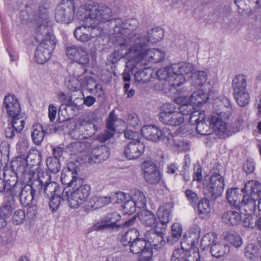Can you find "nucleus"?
Returning <instances> with one entry per match:
<instances>
[{
	"label": "nucleus",
	"mask_w": 261,
	"mask_h": 261,
	"mask_svg": "<svg viewBox=\"0 0 261 261\" xmlns=\"http://www.w3.org/2000/svg\"><path fill=\"white\" fill-rule=\"evenodd\" d=\"M130 224V219L127 220L122 225L123 232L121 234V242L124 246H129L130 248V237L128 236L130 228L129 226Z\"/></svg>",
	"instance_id": "54"
},
{
	"label": "nucleus",
	"mask_w": 261,
	"mask_h": 261,
	"mask_svg": "<svg viewBox=\"0 0 261 261\" xmlns=\"http://www.w3.org/2000/svg\"><path fill=\"white\" fill-rule=\"evenodd\" d=\"M221 218L225 223L231 225L239 224L242 220L240 212L232 210L223 213Z\"/></svg>",
	"instance_id": "33"
},
{
	"label": "nucleus",
	"mask_w": 261,
	"mask_h": 261,
	"mask_svg": "<svg viewBox=\"0 0 261 261\" xmlns=\"http://www.w3.org/2000/svg\"><path fill=\"white\" fill-rule=\"evenodd\" d=\"M92 147V144L88 142H75L67 146L68 149L73 154H77L89 151Z\"/></svg>",
	"instance_id": "35"
},
{
	"label": "nucleus",
	"mask_w": 261,
	"mask_h": 261,
	"mask_svg": "<svg viewBox=\"0 0 261 261\" xmlns=\"http://www.w3.org/2000/svg\"><path fill=\"white\" fill-rule=\"evenodd\" d=\"M32 138L35 144L38 145L43 140L44 132L42 126L40 124H36L33 126Z\"/></svg>",
	"instance_id": "42"
},
{
	"label": "nucleus",
	"mask_w": 261,
	"mask_h": 261,
	"mask_svg": "<svg viewBox=\"0 0 261 261\" xmlns=\"http://www.w3.org/2000/svg\"><path fill=\"white\" fill-rule=\"evenodd\" d=\"M185 261H200L199 250L196 247H191L185 250Z\"/></svg>",
	"instance_id": "57"
},
{
	"label": "nucleus",
	"mask_w": 261,
	"mask_h": 261,
	"mask_svg": "<svg viewBox=\"0 0 261 261\" xmlns=\"http://www.w3.org/2000/svg\"><path fill=\"white\" fill-rule=\"evenodd\" d=\"M86 67L87 64L77 63V64L69 66L68 70L69 71L70 74L75 78L80 77L86 72Z\"/></svg>",
	"instance_id": "52"
},
{
	"label": "nucleus",
	"mask_w": 261,
	"mask_h": 261,
	"mask_svg": "<svg viewBox=\"0 0 261 261\" xmlns=\"http://www.w3.org/2000/svg\"><path fill=\"white\" fill-rule=\"evenodd\" d=\"M139 138V134L132 130V159L139 158L144 151L145 145Z\"/></svg>",
	"instance_id": "22"
},
{
	"label": "nucleus",
	"mask_w": 261,
	"mask_h": 261,
	"mask_svg": "<svg viewBox=\"0 0 261 261\" xmlns=\"http://www.w3.org/2000/svg\"><path fill=\"white\" fill-rule=\"evenodd\" d=\"M159 120L167 125L173 126L180 125L183 123L184 118L181 113L174 111L172 104L165 103L163 107V111L159 115Z\"/></svg>",
	"instance_id": "6"
},
{
	"label": "nucleus",
	"mask_w": 261,
	"mask_h": 261,
	"mask_svg": "<svg viewBox=\"0 0 261 261\" xmlns=\"http://www.w3.org/2000/svg\"><path fill=\"white\" fill-rule=\"evenodd\" d=\"M65 191H66V188L63 189L56 182H49L43 187V189L39 193V196L47 198L54 195H59V194H64Z\"/></svg>",
	"instance_id": "23"
},
{
	"label": "nucleus",
	"mask_w": 261,
	"mask_h": 261,
	"mask_svg": "<svg viewBox=\"0 0 261 261\" xmlns=\"http://www.w3.org/2000/svg\"><path fill=\"white\" fill-rule=\"evenodd\" d=\"M110 149L105 145L98 146L92 151L89 158L90 164L99 163L108 158Z\"/></svg>",
	"instance_id": "21"
},
{
	"label": "nucleus",
	"mask_w": 261,
	"mask_h": 261,
	"mask_svg": "<svg viewBox=\"0 0 261 261\" xmlns=\"http://www.w3.org/2000/svg\"><path fill=\"white\" fill-rule=\"evenodd\" d=\"M169 205L166 204L161 206L157 212L158 217L160 220V226L165 229V226L171 219V210Z\"/></svg>",
	"instance_id": "28"
},
{
	"label": "nucleus",
	"mask_w": 261,
	"mask_h": 261,
	"mask_svg": "<svg viewBox=\"0 0 261 261\" xmlns=\"http://www.w3.org/2000/svg\"><path fill=\"white\" fill-rule=\"evenodd\" d=\"M162 227L153 228L146 232L145 234V242H148L151 246L155 248H161L165 244Z\"/></svg>",
	"instance_id": "16"
},
{
	"label": "nucleus",
	"mask_w": 261,
	"mask_h": 261,
	"mask_svg": "<svg viewBox=\"0 0 261 261\" xmlns=\"http://www.w3.org/2000/svg\"><path fill=\"white\" fill-rule=\"evenodd\" d=\"M139 232L137 229L132 228V236H134L135 238L132 241V253L139 254L144 251L145 248L146 243L144 239L140 238Z\"/></svg>",
	"instance_id": "26"
},
{
	"label": "nucleus",
	"mask_w": 261,
	"mask_h": 261,
	"mask_svg": "<svg viewBox=\"0 0 261 261\" xmlns=\"http://www.w3.org/2000/svg\"><path fill=\"white\" fill-rule=\"evenodd\" d=\"M73 191L69 194L68 191H65L69 206L71 208H78L88 199L91 192V187L89 185L81 183L79 186L72 187Z\"/></svg>",
	"instance_id": "2"
},
{
	"label": "nucleus",
	"mask_w": 261,
	"mask_h": 261,
	"mask_svg": "<svg viewBox=\"0 0 261 261\" xmlns=\"http://www.w3.org/2000/svg\"><path fill=\"white\" fill-rule=\"evenodd\" d=\"M132 201L135 208L134 214L144 208L146 205L145 197L143 193L138 190L134 189L132 191Z\"/></svg>",
	"instance_id": "29"
},
{
	"label": "nucleus",
	"mask_w": 261,
	"mask_h": 261,
	"mask_svg": "<svg viewBox=\"0 0 261 261\" xmlns=\"http://www.w3.org/2000/svg\"><path fill=\"white\" fill-rule=\"evenodd\" d=\"M226 198L230 205L237 208H240V200L237 189H229L226 192Z\"/></svg>",
	"instance_id": "47"
},
{
	"label": "nucleus",
	"mask_w": 261,
	"mask_h": 261,
	"mask_svg": "<svg viewBox=\"0 0 261 261\" xmlns=\"http://www.w3.org/2000/svg\"><path fill=\"white\" fill-rule=\"evenodd\" d=\"M227 119H224L219 115L212 116L210 122V125L214 131L219 136L224 135L227 130V124L225 120Z\"/></svg>",
	"instance_id": "24"
},
{
	"label": "nucleus",
	"mask_w": 261,
	"mask_h": 261,
	"mask_svg": "<svg viewBox=\"0 0 261 261\" xmlns=\"http://www.w3.org/2000/svg\"><path fill=\"white\" fill-rule=\"evenodd\" d=\"M86 87L91 93H94L98 97L102 96L104 94L101 85L97 84L95 81L92 77L89 78L87 80Z\"/></svg>",
	"instance_id": "48"
},
{
	"label": "nucleus",
	"mask_w": 261,
	"mask_h": 261,
	"mask_svg": "<svg viewBox=\"0 0 261 261\" xmlns=\"http://www.w3.org/2000/svg\"><path fill=\"white\" fill-rule=\"evenodd\" d=\"M190 115L189 121L191 124H197L200 121L205 120V115L204 111H193Z\"/></svg>",
	"instance_id": "61"
},
{
	"label": "nucleus",
	"mask_w": 261,
	"mask_h": 261,
	"mask_svg": "<svg viewBox=\"0 0 261 261\" xmlns=\"http://www.w3.org/2000/svg\"><path fill=\"white\" fill-rule=\"evenodd\" d=\"M181 233V225L178 223L173 224L171 228V236L167 239L168 242L171 245H173L180 238Z\"/></svg>",
	"instance_id": "49"
},
{
	"label": "nucleus",
	"mask_w": 261,
	"mask_h": 261,
	"mask_svg": "<svg viewBox=\"0 0 261 261\" xmlns=\"http://www.w3.org/2000/svg\"><path fill=\"white\" fill-rule=\"evenodd\" d=\"M184 248L175 249L173 252L170 261H185V250Z\"/></svg>",
	"instance_id": "64"
},
{
	"label": "nucleus",
	"mask_w": 261,
	"mask_h": 261,
	"mask_svg": "<svg viewBox=\"0 0 261 261\" xmlns=\"http://www.w3.org/2000/svg\"><path fill=\"white\" fill-rule=\"evenodd\" d=\"M25 160L28 165L30 166L29 168L31 169V172L34 177V170L37 169L42 161L41 154L38 150L30 151Z\"/></svg>",
	"instance_id": "27"
},
{
	"label": "nucleus",
	"mask_w": 261,
	"mask_h": 261,
	"mask_svg": "<svg viewBox=\"0 0 261 261\" xmlns=\"http://www.w3.org/2000/svg\"><path fill=\"white\" fill-rule=\"evenodd\" d=\"M237 103L241 107L246 106L249 101L250 96L247 90L233 93Z\"/></svg>",
	"instance_id": "55"
},
{
	"label": "nucleus",
	"mask_w": 261,
	"mask_h": 261,
	"mask_svg": "<svg viewBox=\"0 0 261 261\" xmlns=\"http://www.w3.org/2000/svg\"><path fill=\"white\" fill-rule=\"evenodd\" d=\"M140 69L134 74L136 81L142 83H146L150 81L152 76L151 70L144 67V69Z\"/></svg>",
	"instance_id": "43"
},
{
	"label": "nucleus",
	"mask_w": 261,
	"mask_h": 261,
	"mask_svg": "<svg viewBox=\"0 0 261 261\" xmlns=\"http://www.w3.org/2000/svg\"><path fill=\"white\" fill-rule=\"evenodd\" d=\"M159 141L161 140L166 144L172 146L175 142L173 135L170 129L164 127L162 129L159 128Z\"/></svg>",
	"instance_id": "50"
},
{
	"label": "nucleus",
	"mask_w": 261,
	"mask_h": 261,
	"mask_svg": "<svg viewBox=\"0 0 261 261\" xmlns=\"http://www.w3.org/2000/svg\"><path fill=\"white\" fill-rule=\"evenodd\" d=\"M81 125L87 138L95 134L97 130V126L92 122H83Z\"/></svg>",
	"instance_id": "59"
},
{
	"label": "nucleus",
	"mask_w": 261,
	"mask_h": 261,
	"mask_svg": "<svg viewBox=\"0 0 261 261\" xmlns=\"http://www.w3.org/2000/svg\"><path fill=\"white\" fill-rule=\"evenodd\" d=\"M65 196V193L63 194H59V195H54L51 196L50 197L47 198L49 201V206L52 211H55L59 207L62 200H67V197Z\"/></svg>",
	"instance_id": "53"
},
{
	"label": "nucleus",
	"mask_w": 261,
	"mask_h": 261,
	"mask_svg": "<svg viewBox=\"0 0 261 261\" xmlns=\"http://www.w3.org/2000/svg\"><path fill=\"white\" fill-rule=\"evenodd\" d=\"M74 35L78 40L85 42L90 40L88 25L80 26L74 32Z\"/></svg>",
	"instance_id": "45"
},
{
	"label": "nucleus",
	"mask_w": 261,
	"mask_h": 261,
	"mask_svg": "<svg viewBox=\"0 0 261 261\" xmlns=\"http://www.w3.org/2000/svg\"><path fill=\"white\" fill-rule=\"evenodd\" d=\"M247 84V77L244 74L236 75L232 82V88L233 93L247 90L246 88Z\"/></svg>",
	"instance_id": "37"
},
{
	"label": "nucleus",
	"mask_w": 261,
	"mask_h": 261,
	"mask_svg": "<svg viewBox=\"0 0 261 261\" xmlns=\"http://www.w3.org/2000/svg\"><path fill=\"white\" fill-rule=\"evenodd\" d=\"M185 194L187 200L192 206H196L199 200V197L196 192L191 189H187Z\"/></svg>",
	"instance_id": "63"
},
{
	"label": "nucleus",
	"mask_w": 261,
	"mask_h": 261,
	"mask_svg": "<svg viewBox=\"0 0 261 261\" xmlns=\"http://www.w3.org/2000/svg\"><path fill=\"white\" fill-rule=\"evenodd\" d=\"M120 122L124 127H125V123L121 120H119L116 117L115 115V112L112 111L109 114V117L107 120V128L109 129L106 130L103 133L99 134L97 137V140L100 142H105L111 138L116 132L115 123L116 122Z\"/></svg>",
	"instance_id": "17"
},
{
	"label": "nucleus",
	"mask_w": 261,
	"mask_h": 261,
	"mask_svg": "<svg viewBox=\"0 0 261 261\" xmlns=\"http://www.w3.org/2000/svg\"><path fill=\"white\" fill-rule=\"evenodd\" d=\"M11 165L13 171L23 175L30 180L33 179V175L31 172V169L28 167L27 161L24 157H17L12 161Z\"/></svg>",
	"instance_id": "19"
},
{
	"label": "nucleus",
	"mask_w": 261,
	"mask_h": 261,
	"mask_svg": "<svg viewBox=\"0 0 261 261\" xmlns=\"http://www.w3.org/2000/svg\"><path fill=\"white\" fill-rule=\"evenodd\" d=\"M148 45H153L161 41L164 37V31L160 28L151 29L144 36Z\"/></svg>",
	"instance_id": "32"
},
{
	"label": "nucleus",
	"mask_w": 261,
	"mask_h": 261,
	"mask_svg": "<svg viewBox=\"0 0 261 261\" xmlns=\"http://www.w3.org/2000/svg\"><path fill=\"white\" fill-rule=\"evenodd\" d=\"M196 130L201 135H207L211 134L210 126L205 123V120L200 121L196 124Z\"/></svg>",
	"instance_id": "62"
},
{
	"label": "nucleus",
	"mask_w": 261,
	"mask_h": 261,
	"mask_svg": "<svg viewBox=\"0 0 261 261\" xmlns=\"http://www.w3.org/2000/svg\"><path fill=\"white\" fill-rule=\"evenodd\" d=\"M149 46L144 37L135 34L132 36V61L138 63Z\"/></svg>",
	"instance_id": "10"
},
{
	"label": "nucleus",
	"mask_w": 261,
	"mask_h": 261,
	"mask_svg": "<svg viewBox=\"0 0 261 261\" xmlns=\"http://www.w3.org/2000/svg\"><path fill=\"white\" fill-rule=\"evenodd\" d=\"M74 10L73 0H62L55 10L56 21L60 23H69L73 19Z\"/></svg>",
	"instance_id": "7"
},
{
	"label": "nucleus",
	"mask_w": 261,
	"mask_h": 261,
	"mask_svg": "<svg viewBox=\"0 0 261 261\" xmlns=\"http://www.w3.org/2000/svg\"><path fill=\"white\" fill-rule=\"evenodd\" d=\"M165 57V53L160 49L152 48L147 49L145 53L140 59L138 63L132 68V72L135 69H138L142 66L145 67L149 62L153 63L163 61Z\"/></svg>",
	"instance_id": "11"
},
{
	"label": "nucleus",
	"mask_w": 261,
	"mask_h": 261,
	"mask_svg": "<svg viewBox=\"0 0 261 261\" xmlns=\"http://www.w3.org/2000/svg\"><path fill=\"white\" fill-rule=\"evenodd\" d=\"M33 185H23L16 182L12 187V194L14 196L18 197L22 205L29 206L33 200L39 197L38 191L34 190Z\"/></svg>",
	"instance_id": "4"
},
{
	"label": "nucleus",
	"mask_w": 261,
	"mask_h": 261,
	"mask_svg": "<svg viewBox=\"0 0 261 261\" xmlns=\"http://www.w3.org/2000/svg\"><path fill=\"white\" fill-rule=\"evenodd\" d=\"M3 106L6 109L7 114L11 117H15L21 113L20 105L18 100L14 95L6 96L3 102Z\"/></svg>",
	"instance_id": "20"
},
{
	"label": "nucleus",
	"mask_w": 261,
	"mask_h": 261,
	"mask_svg": "<svg viewBox=\"0 0 261 261\" xmlns=\"http://www.w3.org/2000/svg\"><path fill=\"white\" fill-rule=\"evenodd\" d=\"M141 132L146 139L154 142L159 141V128L154 125H148L142 127Z\"/></svg>",
	"instance_id": "31"
},
{
	"label": "nucleus",
	"mask_w": 261,
	"mask_h": 261,
	"mask_svg": "<svg viewBox=\"0 0 261 261\" xmlns=\"http://www.w3.org/2000/svg\"><path fill=\"white\" fill-rule=\"evenodd\" d=\"M189 236L184 238L181 242V247L184 248L185 244H188L190 247H193L195 243H197L200 237V229L197 226L192 227L189 230Z\"/></svg>",
	"instance_id": "30"
},
{
	"label": "nucleus",
	"mask_w": 261,
	"mask_h": 261,
	"mask_svg": "<svg viewBox=\"0 0 261 261\" xmlns=\"http://www.w3.org/2000/svg\"><path fill=\"white\" fill-rule=\"evenodd\" d=\"M192 84L194 86H202L207 80V74L205 71H197L192 73Z\"/></svg>",
	"instance_id": "51"
},
{
	"label": "nucleus",
	"mask_w": 261,
	"mask_h": 261,
	"mask_svg": "<svg viewBox=\"0 0 261 261\" xmlns=\"http://www.w3.org/2000/svg\"><path fill=\"white\" fill-rule=\"evenodd\" d=\"M92 200L93 201L94 203L91 204V206L96 209L102 207L110 203L111 202V197L95 196L93 197Z\"/></svg>",
	"instance_id": "58"
},
{
	"label": "nucleus",
	"mask_w": 261,
	"mask_h": 261,
	"mask_svg": "<svg viewBox=\"0 0 261 261\" xmlns=\"http://www.w3.org/2000/svg\"><path fill=\"white\" fill-rule=\"evenodd\" d=\"M225 239L235 247H240L243 243L241 237L236 232H227Z\"/></svg>",
	"instance_id": "56"
},
{
	"label": "nucleus",
	"mask_w": 261,
	"mask_h": 261,
	"mask_svg": "<svg viewBox=\"0 0 261 261\" xmlns=\"http://www.w3.org/2000/svg\"><path fill=\"white\" fill-rule=\"evenodd\" d=\"M49 178L50 176L47 173L44 172H38L37 178L34 179L31 184L33 185V187L34 188L33 190L35 191L37 190L38 191V194L41 193L44 185H46L49 183L48 181Z\"/></svg>",
	"instance_id": "34"
},
{
	"label": "nucleus",
	"mask_w": 261,
	"mask_h": 261,
	"mask_svg": "<svg viewBox=\"0 0 261 261\" xmlns=\"http://www.w3.org/2000/svg\"><path fill=\"white\" fill-rule=\"evenodd\" d=\"M260 253L258 247L253 243L246 245L244 249L245 256L250 260H255L258 258Z\"/></svg>",
	"instance_id": "46"
},
{
	"label": "nucleus",
	"mask_w": 261,
	"mask_h": 261,
	"mask_svg": "<svg viewBox=\"0 0 261 261\" xmlns=\"http://www.w3.org/2000/svg\"><path fill=\"white\" fill-rule=\"evenodd\" d=\"M138 219L144 225L150 227H158L160 224L157 221L155 215L150 211L142 208L137 212L132 217V223Z\"/></svg>",
	"instance_id": "15"
},
{
	"label": "nucleus",
	"mask_w": 261,
	"mask_h": 261,
	"mask_svg": "<svg viewBox=\"0 0 261 261\" xmlns=\"http://www.w3.org/2000/svg\"><path fill=\"white\" fill-rule=\"evenodd\" d=\"M214 107L216 111V115H219L224 119H228L231 112L229 99L223 96L216 98L214 100Z\"/></svg>",
	"instance_id": "18"
},
{
	"label": "nucleus",
	"mask_w": 261,
	"mask_h": 261,
	"mask_svg": "<svg viewBox=\"0 0 261 261\" xmlns=\"http://www.w3.org/2000/svg\"><path fill=\"white\" fill-rule=\"evenodd\" d=\"M87 7L90 13L89 18L87 19V21L88 20L89 21L93 20V23L96 24L100 22L109 21L112 19V11L108 6L90 1L88 3Z\"/></svg>",
	"instance_id": "3"
},
{
	"label": "nucleus",
	"mask_w": 261,
	"mask_h": 261,
	"mask_svg": "<svg viewBox=\"0 0 261 261\" xmlns=\"http://www.w3.org/2000/svg\"><path fill=\"white\" fill-rule=\"evenodd\" d=\"M46 165L48 169L53 173H57L61 168L59 160L53 157H48L46 159Z\"/></svg>",
	"instance_id": "60"
},
{
	"label": "nucleus",
	"mask_w": 261,
	"mask_h": 261,
	"mask_svg": "<svg viewBox=\"0 0 261 261\" xmlns=\"http://www.w3.org/2000/svg\"><path fill=\"white\" fill-rule=\"evenodd\" d=\"M207 94L205 93L202 90H198L193 93L189 98V103L195 106H200L205 103L208 99Z\"/></svg>",
	"instance_id": "38"
},
{
	"label": "nucleus",
	"mask_w": 261,
	"mask_h": 261,
	"mask_svg": "<svg viewBox=\"0 0 261 261\" xmlns=\"http://www.w3.org/2000/svg\"><path fill=\"white\" fill-rule=\"evenodd\" d=\"M224 187V178L218 173H214L208 181L205 180L203 182L204 193L210 195L214 200L222 195Z\"/></svg>",
	"instance_id": "5"
},
{
	"label": "nucleus",
	"mask_w": 261,
	"mask_h": 261,
	"mask_svg": "<svg viewBox=\"0 0 261 261\" xmlns=\"http://www.w3.org/2000/svg\"><path fill=\"white\" fill-rule=\"evenodd\" d=\"M197 209L198 215L201 218H207L211 210L209 200L206 198L201 199L198 203Z\"/></svg>",
	"instance_id": "41"
},
{
	"label": "nucleus",
	"mask_w": 261,
	"mask_h": 261,
	"mask_svg": "<svg viewBox=\"0 0 261 261\" xmlns=\"http://www.w3.org/2000/svg\"><path fill=\"white\" fill-rule=\"evenodd\" d=\"M79 171V167L74 162H69L67 168L63 170L61 174V180L62 184L72 188L84 182L83 179L77 176Z\"/></svg>",
	"instance_id": "8"
},
{
	"label": "nucleus",
	"mask_w": 261,
	"mask_h": 261,
	"mask_svg": "<svg viewBox=\"0 0 261 261\" xmlns=\"http://www.w3.org/2000/svg\"><path fill=\"white\" fill-rule=\"evenodd\" d=\"M143 178L150 185H156L161 179V174L156 164L151 160L143 161L141 165Z\"/></svg>",
	"instance_id": "9"
},
{
	"label": "nucleus",
	"mask_w": 261,
	"mask_h": 261,
	"mask_svg": "<svg viewBox=\"0 0 261 261\" xmlns=\"http://www.w3.org/2000/svg\"><path fill=\"white\" fill-rule=\"evenodd\" d=\"M194 69L193 64L181 62L158 70L156 74L160 80L158 84L162 85L159 89L165 92L175 90L185 82L184 74L191 73Z\"/></svg>",
	"instance_id": "1"
},
{
	"label": "nucleus",
	"mask_w": 261,
	"mask_h": 261,
	"mask_svg": "<svg viewBox=\"0 0 261 261\" xmlns=\"http://www.w3.org/2000/svg\"><path fill=\"white\" fill-rule=\"evenodd\" d=\"M47 42H40L37 46L35 53L36 61L39 64L45 63L51 57L56 44L54 37Z\"/></svg>",
	"instance_id": "12"
},
{
	"label": "nucleus",
	"mask_w": 261,
	"mask_h": 261,
	"mask_svg": "<svg viewBox=\"0 0 261 261\" xmlns=\"http://www.w3.org/2000/svg\"><path fill=\"white\" fill-rule=\"evenodd\" d=\"M39 9V12H41L43 9L44 10V18L42 21V24L36 30L35 39L38 42H47V40H50L51 37H53L54 41H55V37L51 34V27L46 20V13L47 10L45 8L40 7Z\"/></svg>",
	"instance_id": "13"
},
{
	"label": "nucleus",
	"mask_w": 261,
	"mask_h": 261,
	"mask_svg": "<svg viewBox=\"0 0 261 261\" xmlns=\"http://www.w3.org/2000/svg\"><path fill=\"white\" fill-rule=\"evenodd\" d=\"M25 119V115L22 113L12 117L11 124L15 128L16 133H20L24 128Z\"/></svg>",
	"instance_id": "44"
},
{
	"label": "nucleus",
	"mask_w": 261,
	"mask_h": 261,
	"mask_svg": "<svg viewBox=\"0 0 261 261\" xmlns=\"http://www.w3.org/2000/svg\"><path fill=\"white\" fill-rule=\"evenodd\" d=\"M130 51V48H126L124 44H120L117 50L111 53L108 58V61L112 64L117 62L120 59L126 56Z\"/></svg>",
	"instance_id": "36"
},
{
	"label": "nucleus",
	"mask_w": 261,
	"mask_h": 261,
	"mask_svg": "<svg viewBox=\"0 0 261 261\" xmlns=\"http://www.w3.org/2000/svg\"><path fill=\"white\" fill-rule=\"evenodd\" d=\"M243 190L246 194L257 195L258 197L261 193V184L256 180H249L245 184Z\"/></svg>",
	"instance_id": "40"
},
{
	"label": "nucleus",
	"mask_w": 261,
	"mask_h": 261,
	"mask_svg": "<svg viewBox=\"0 0 261 261\" xmlns=\"http://www.w3.org/2000/svg\"><path fill=\"white\" fill-rule=\"evenodd\" d=\"M258 199L257 195L246 194L242 200L241 207L247 214H251L256 209V202Z\"/></svg>",
	"instance_id": "25"
},
{
	"label": "nucleus",
	"mask_w": 261,
	"mask_h": 261,
	"mask_svg": "<svg viewBox=\"0 0 261 261\" xmlns=\"http://www.w3.org/2000/svg\"><path fill=\"white\" fill-rule=\"evenodd\" d=\"M66 51L68 58L71 60L83 64H87L89 61L87 51L81 46L73 45L68 46Z\"/></svg>",
	"instance_id": "14"
},
{
	"label": "nucleus",
	"mask_w": 261,
	"mask_h": 261,
	"mask_svg": "<svg viewBox=\"0 0 261 261\" xmlns=\"http://www.w3.org/2000/svg\"><path fill=\"white\" fill-rule=\"evenodd\" d=\"M229 252V247L225 243H215L211 247V252L213 256L220 257Z\"/></svg>",
	"instance_id": "39"
}]
</instances>
